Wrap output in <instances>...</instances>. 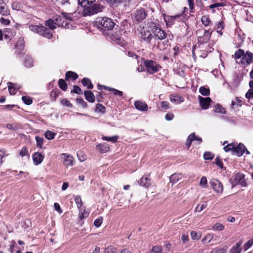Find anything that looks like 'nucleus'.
Segmentation results:
<instances>
[{
	"instance_id": "60",
	"label": "nucleus",
	"mask_w": 253,
	"mask_h": 253,
	"mask_svg": "<svg viewBox=\"0 0 253 253\" xmlns=\"http://www.w3.org/2000/svg\"><path fill=\"white\" fill-rule=\"evenodd\" d=\"M61 103L65 106L67 107H71L72 106V104L70 103V101L67 99H63L61 100Z\"/></svg>"
},
{
	"instance_id": "41",
	"label": "nucleus",
	"mask_w": 253,
	"mask_h": 253,
	"mask_svg": "<svg viewBox=\"0 0 253 253\" xmlns=\"http://www.w3.org/2000/svg\"><path fill=\"white\" fill-rule=\"evenodd\" d=\"M234 144L233 143H230L225 146L224 147L223 149L225 152H229L231 151L232 152L233 154H234Z\"/></svg>"
},
{
	"instance_id": "28",
	"label": "nucleus",
	"mask_w": 253,
	"mask_h": 253,
	"mask_svg": "<svg viewBox=\"0 0 253 253\" xmlns=\"http://www.w3.org/2000/svg\"><path fill=\"white\" fill-rule=\"evenodd\" d=\"M227 249V247L226 246H224L223 247H217L213 249L211 253H225Z\"/></svg>"
},
{
	"instance_id": "6",
	"label": "nucleus",
	"mask_w": 253,
	"mask_h": 253,
	"mask_svg": "<svg viewBox=\"0 0 253 253\" xmlns=\"http://www.w3.org/2000/svg\"><path fill=\"white\" fill-rule=\"evenodd\" d=\"M232 187H234L235 185L240 184L243 187H246L247 183L245 179V176L242 173H237L235 175L234 179L232 182Z\"/></svg>"
},
{
	"instance_id": "46",
	"label": "nucleus",
	"mask_w": 253,
	"mask_h": 253,
	"mask_svg": "<svg viewBox=\"0 0 253 253\" xmlns=\"http://www.w3.org/2000/svg\"><path fill=\"white\" fill-rule=\"evenodd\" d=\"M22 100L24 103L26 105H30L32 103V100L30 97L23 96L22 97Z\"/></svg>"
},
{
	"instance_id": "2",
	"label": "nucleus",
	"mask_w": 253,
	"mask_h": 253,
	"mask_svg": "<svg viewBox=\"0 0 253 253\" xmlns=\"http://www.w3.org/2000/svg\"><path fill=\"white\" fill-rule=\"evenodd\" d=\"M83 15L84 16H91L102 12L104 6L99 2H91L85 6L83 7Z\"/></svg>"
},
{
	"instance_id": "53",
	"label": "nucleus",
	"mask_w": 253,
	"mask_h": 253,
	"mask_svg": "<svg viewBox=\"0 0 253 253\" xmlns=\"http://www.w3.org/2000/svg\"><path fill=\"white\" fill-rule=\"evenodd\" d=\"M224 5H225L224 3H222V2L216 3L211 4L209 6V8L211 9H213L214 8H217L218 7H221V6H223Z\"/></svg>"
},
{
	"instance_id": "29",
	"label": "nucleus",
	"mask_w": 253,
	"mask_h": 253,
	"mask_svg": "<svg viewBox=\"0 0 253 253\" xmlns=\"http://www.w3.org/2000/svg\"><path fill=\"white\" fill-rule=\"evenodd\" d=\"M45 25L49 27L50 29L53 30L56 28V25L53 19H49L45 22Z\"/></svg>"
},
{
	"instance_id": "56",
	"label": "nucleus",
	"mask_w": 253,
	"mask_h": 253,
	"mask_svg": "<svg viewBox=\"0 0 253 253\" xmlns=\"http://www.w3.org/2000/svg\"><path fill=\"white\" fill-rule=\"evenodd\" d=\"M0 22L4 25H8L10 23L9 19L4 18L3 17L0 18Z\"/></svg>"
},
{
	"instance_id": "22",
	"label": "nucleus",
	"mask_w": 253,
	"mask_h": 253,
	"mask_svg": "<svg viewBox=\"0 0 253 253\" xmlns=\"http://www.w3.org/2000/svg\"><path fill=\"white\" fill-rule=\"evenodd\" d=\"M140 184L146 188L148 187L151 184L150 179L147 176H144L140 179Z\"/></svg>"
},
{
	"instance_id": "21",
	"label": "nucleus",
	"mask_w": 253,
	"mask_h": 253,
	"mask_svg": "<svg viewBox=\"0 0 253 253\" xmlns=\"http://www.w3.org/2000/svg\"><path fill=\"white\" fill-rule=\"evenodd\" d=\"M183 177L181 173H174L169 177V180L172 184L176 183Z\"/></svg>"
},
{
	"instance_id": "31",
	"label": "nucleus",
	"mask_w": 253,
	"mask_h": 253,
	"mask_svg": "<svg viewBox=\"0 0 253 253\" xmlns=\"http://www.w3.org/2000/svg\"><path fill=\"white\" fill-rule=\"evenodd\" d=\"M118 139V136L117 135L112 136L111 137L103 136L102 137V140L107 141H110L113 143L116 142L117 141Z\"/></svg>"
},
{
	"instance_id": "47",
	"label": "nucleus",
	"mask_w": 253,
	"mask_h": 253,
	"mask_svg": "<svg viewBox=\"0 0 253 253\" xmlns=\"http://www.w3.org/2000/svg\"><path fill=\"white\" fill-rule=\"evenodd\" d=\"M213 155L211 152H205L204 155V158L206 160H211L213 158Z\"/></svg>"
},
{
	"instance_id": "44",
	"label": "nucleus",
	"mask_w": 253,
	"mask_h": 253,
	"mask_svg": "<svg viewBox=\"0 0 253 253\" xmlns=\"http://www.w3.org/2000/svg\"><path fill=\"white\" fill-rule=\"evenodd\" d=\"M244 54V51L242 49H239L235 52L234 54L235 58L236 59L242 58Z\"/></svg>"
},
{
	"instance_id": "10",
	"label": "nucleus",
	"mask_w": 253,
	"mask_h": 253,
	"mask_svg": "<svg viewBox=\"0 0 253 253\" xmlns=\"http://www.w3.org/2000/svg\"><path fill=\"white\" fill-rule=\"evenodd\" d=\"M61 156L64 165L66 167L73 165V157L71 155L63 153Z\"/></svg>"
},
{
	"instance_id": "35",
	"label": "nucleus",
	"mask_w": 253,
	"mask_h": 253,
	"mask_svg": "<svg viewBox=\"0 0 253 253\" xmlns=\"http://www.w3.org/2000/svg\"><path fill=\"white\" fill-rule=\"evenodd\" d=\"M199 92L202 95L207 96L210 94V89L203 86L200 87Z\"/></svg>"
},
{
	"instance_id": "16",
	"label": "nucleus",
	"mask_w": 253,
	"mask_h": 253,
	"mask_svg": "<svg viewBox=\"0 0 253 253\" xmlns=\"http://www.w3.org/2000/svg\"><path fill=\"white\" fill-rule=\"evenodd\" d=\"M243 244L242 240L239 241L233 246L229 251V253H241L242 251L241 246Z\"/></svg>"
},
{
	"instance_id": "26",
	"label": "nucleus",
	"mask_w": 253,
	"mask_h": 253,
	"mask_svg": "<svg viewBox=\"0 0 253 253\" xmlns=\"http://www.w3.org/2000/svg\"><path fill=\"white\" fill-rule=\"evenodd\" d=\"M29 27L31 31L40 34V32L42 30V28H43V26L30 25Z\"/></svg>"
},
{
	"instance_id": "33",
	"label": "nucleus",
	"mask_w": 253,
	"mask_h": 253,
	"mask_svg": "<svg viewBox=\"0 0 253 253\" xmlns=\"http://www.w3.org/2000/svg\"><path fill=\"white\" fill-rule=\"evenodd\" d=\"M213 238L212 234H209L206 235L202 240L203 244H208L210 243Z\"/></svg>"
},
{
	"instance_id": "45",
	"label": "nucleus",
	"mask_w": 253,
	"mask_h": 253,
	"mask_svg": "<svg viewBox=\"0 0 253 253\" xmlns=\"http://www.w3.org/2000/svg\"><path fill=\"white\" fill-rule=\"evenodd\" d=\"M181 97L178 96H174L173 95H171L170 97V100L171 102L174 103H181L182 100H181Z\"/></svg>"
},
{
	"instance_id": "57",
	"label": "nucleus",
	"mask_w": 253,
	"mask_h": 253,
	"mask_svg": "<svg viewBox=\"0 0 253 253\" xmlns=\"http://www.w3.org/2000/svg\"><path fill=\"white\" fill-rule=\"evenodd\" d=\"M215 112L220 113H224L225 111L224 109L219 104H217L215 107V109L214 110Z\"/></svg>"
},
{
	"instance_id": "34",
	"label": "nucleus",
	"mask_w": 253,
	"mask_h": 253,
	"mask_svg": "<svg viewBox=\"0 0 253 253\" xmlns=\"http://www.w3.org/2000/svg\"><path fill=\"white\" fill-rule=\"evenodd\" d=\"M56 134V133L52 132L50 130H47L45 132L44 136L46 139L51 140L54 138Z\"/></svg>"
},
{
	"instance_id": "39",
	"label": "nucleus",
	"mask_w": 253,
	"mask_h": 253,
	"mask_svg": "<svg viewBox=\"0 0 253 253\" xmlns=\"http://www.w3.org/2000/svg\"><path fill=\"white\" fill-rule=\"evenodd\" d=\"M207 206V203L206 202H203V203L200 205H198L196 206L195 208V211L196 212H200L205 209Z\"/></svg>"
},
{
	"instance_id": "55",
	"label": "nucleus",
	"mask_w": 253,
	"mask_h": 253,
	"mask_svg": "<svg viewBox=\"0 0 253 253\" xmlns=\"http://www.w3.org/2000/svg\"><path fill=\"white\" fill-rule=\"evenodd\" d=\"M75 202L77 205L78 208H80L82 205V202L81 197H76L75 199Z\"/></svg>"
},
{
	"instance_id": "59",
	"label": "nucleus",
	"mask_w": 253,
	"mask_h": 253,
	"mask_svg": "<svg viewBox=\"0 0 253 253\" xmlns=\"http://www.w3.org/2000/svg\"><path fill=\"white\" fill-rule=\"evenodd\" d=\"M5 127L10 130H16L18 128V126L17 125H12L10 124H7L5 125Z\"/></svg>"
},
{
	"instance_id": "52",
	"label": "nucleus",
	"mask_w": 253,
	"mask_h": 253,
	"mask_svg": "<svg viewBox=\"0 0 253 253\" xmlns=\"http://www.w3.org/2000/svg\"><path fill=\"white\" fill-rule=\"evenodd\" d=\"M253 245V238L249 240L244 245V248L245 251L249 249Z\"/></svg>"
},
{
	"instance_id": "54",
	"label": "nucleus",
	"mask_w": 253,
	"mask_h": 253,
	"mask_svg": "<svg viewBox=\"0 0 253 253\" xmlns=\"http://www.w3.org/2000/svg\"><path fill=\"white\" fill-rule=\"evenodd\" d=\"M162 251V248L160 247L155 246L152 249L151 253H161Z\"/></svg>"
},
{
	"instance_id": "11",
	"label": "nucleus",
	"mask_w": 253,
	"mask_h": 253,
	"mask_svg": "<svg viewBox=\"0 0 253 253\" xmlns=\"http://www.w3.org/2000/svg\"><path fill=\"white\" fill-rule=\"evenodd\" d=\"M245 150H246V148L245 145L242 143H240L236 146L234 145V155H236L239 157L241 156L245 153Z\"/></svg>"
},
{
	"instance_id": "12",
	"label": "nucleus",
	"mask_w": 253,
	"mask_h": 253,
	"mask_svg": "<svg viewBox=\"0 0 253 253\" xmlns=\"http://www.w3.org/2000/svg\"><path fill=\"white\" fill-rule=\"evenodd\" d=\"M211 34V32L209 30H205L203 36L198 37V42L204 43L208 42Z\"/></svg>"
},
{
	"instance_id": "13",
	"label": "nucleus",
	"mask_w": 253,
	"mask_h": 253,
	"mask_svg": "<svg viewBox=\"0 0 253 253\" xmlns=\"http://www.w3.org/2000/svg\"><path fill=\"white\" fill-rule=\"evenodd\" d=\"M194 140H197L200 143L202 142V140L201 138L196 136L194 133L190 134L188 137L186 142V145L188 149L190 147L192 141Z\"/></svg>"
},
{
	"instance_id": "32",
	"label": "nucleus",
	"mask_w": 253,
	"mask_h": 253,
	"mask_svg": "<svg viewBox=\"0 0 253 253\" xmlns=\"http://www.w3.org/2000/svg\"><path fill=\"white\" fill-rule=\"evenodd\" d=\"M78 77V75L73 72L68 71L66 73V79L68 80L70 78H72L73 80H76Z\"/></svg>"
},
{
	"instance_id": "36",
	"label": "nucleus",
	"mask_w": 253,
	"mask_h": 253,
	"mask_svg": "<svg viewBox=\"0 0 253 253\" xmlns=\"http://www.w3.org/2000/svg\"><path fill=\"white\" fill-rule=\"evenodd\" d=\"M199 185L203 188H206L208 187L207 179L205 176L201 177L199 182Z\"/></svg>"
},
{
	"instance_id": "4",
	"label": "nucleus",
	"mask_w": 253,
	"mask_h": 253,
	"mask_svg": "<svg viewBox=\"0 0 253 253\" xmlns=\"http://www.w3.org/2000/svg\"><path fill=\"white\" fill-rule=\"evenodd\" d=\"M144 65L147 71L150 74H153L158 72L161 68L159 64L152 60L145 61Z\"/></svg>"
},
{
	"instance_id": "8",
	"label": "nucleus",
	"mask_w": 253,
	"mask_h": 253,
	"mask_svg": "<svg viewBox=\"0 0 253 253\" xmlns=\"http://www.w3.org/2000/svg\"><path fill=\"white\" fill-rule=\"evenodd\" d=\"M253 54L250 51H247L243 56L241 63L245 67L248 66L253 61Z\"/></svg>"
},
{
	"instance_id": "27",
	"label": "nucleus",
	"mask_w": 253,
	"mask_h": 253,
	"mask_svg": "<svg viewBox=\"0 0 253 253\" xmlns=\"http://www.w3.org/2000/svg\"><path fill=\"white\" fill-rule=\"evenodd\" d=\"M82 83L84 86H86L88 89H92L93 87L91 81L87 78H84L82 81Z\"/></svg>"
},
{
	"instance_id": "49",
	"label": "nucleus",
	"mask_w": 253,
	"mask_h": 253,
	"mask_svg": "<svg viewBox=\"0 0 253 253\" xmlns=\"http://www.w3.org/2000/svg\"><path fill=\"white\" fill-rule=\"evenodd\" d=\"M103 221V217H99V218L96 219L94 221V225L96 227H99L101 226Z\"/></svg>"
},
{
	"instance_id": "61",
	"label": "nucleus",
	"mask_w": 253,
	"mask_h": 253,
	"mask_svg": "<svg viewBox=\"0 0 253 253\" xmlns=\"http://www.w3.org/2000/svg\"><path fill=\"white\" fill-rule=\"evenodd\" d=\"M246 97L248 99H250L253 98V89H249L247 92L246 93L245 95Z\"/></svg>"
},
{
	"instance_id": "15",
	"label": "nucleus",
	"mask_w": 253,
	"mask_h": 253,
	"mask_svg": "<svg viewBox=\"0 0 253 253\" xmlns=\"http://www.w3.org/2000/svg\"><path fill=\"white\" fill-rule=\"evenodd\" d=\"M44 159V156L40 152H35L33 155V160L34 164L38 165L40 164Z\"/></svg>"
},
{
	"instance_id": "58",
	"label": "nucleus",
	"mask_w": 253,
	"mask_h": 253,
	"mask_svg": "<svg viewBox=\"0 0 253 253\" xmlns=\"http://www.w3.org/2000/svg\"><path fill=\"white\" fill-rule=\"evenodd\" d=\"M110 89V91H112L113 94L116 95H118L119 96H122L123 95V92L121 91H120L118 89L111 88Z\"/></svg>"
},
{
	"instance_id": "62",
	"label": "nucleus",
	"mask_w": 253,
	"mask_h": 253,
	"mask_svg": "<svg viewBox=\"0 0 253 253\" xmlns=\"http://www.w3.org/2000/svg\"><path fill=\"white\" fill-rule=\"evenodd\" d=\"M54 208L55 210L59 213H61L62 212V210H61L59 204L57 203H55L54 204Z\"/></svg>"
},
{
	"instance_id": "19",
	"label": "nucleus",
	"mask_w": 253,
	"mask_h": 253,
	"mask_svg": "<svg viewBox=\"0 0 253 253\" xmlns=\"http://www.w3.org/2000/svg\"><path fill=\"white\" fill-rule=\"evenodd\" d=\"M96 148L102 153H106L110 150L109 146L106 143L99 144L96 146Z\"/></svg>"
},
{
	"instance_id": "9",
	"label": "nucleus",
	"mask_w": 253,
	"mask_h": 253,
	"mask_svg": "<svg viewBox=\"0 0 253 253\" xmlns=\"http://www.w3.org/2000/svg\"><path fill=\"white\" fill-rule=\"evenodd\" d=\"M199 102L200 104V106L203 109L206 110L207 109L209 105L211 102V99L210 97H203L201 96H199L198 97Z\"/></svg>"
},
{
	"instance_id": "14",
	"label": "nucleus",
	"mask_w": 253,
	"mask_h": 253,
	"mask_svg": "<svg viewBox=\"0 0 253 253\" xmlns=\"http://www.w3.org/2000/svg\"><path fill=\"white\" fill-rule=\"evenodd\" d=\"M141 38L142 40L146 41L147 42H150L153 38V36L149 30L144 29L141 32Z\"/></svg>"
},
{
	"instance_id": "7",
	"label": "nucleus",
	"mask_w": 253,
	"mask_h": 253,
	"mask_svg": "<svg viewBox=\"0 0 253 253\" xmlns=\"http://www.w3.org/2000/svg\"><path fill=\"white\" fill-rule=\"evenodd\" d=\"M152 32L154 35L160 40H164L166 38L167 34L166 32L160 27H157L155 25L153 27Z\"/></svg>"
},
{
	"instance_id": "40",
	"label": "nucleus",
	"mask_w": 253,
	"mask_h": 253,
	"mask_svg": "<svg viewBox=\"0 0 253 253\" xmlns=\"http://www.w3.org/2000/svg\"><path fill=\"white\" fill-rule=\"evenodd\" d=\"M202 23L206 26H208L211 23L210 19L207 16L204 15L201 18Z\"/></svg>"
},
{
	"instance_id": "24",
	"label": "nucleus",
	"mask_w": 253,
	"mask_h": 253,
	"mask_svg": "<svg viewBox=\"0 0 253 253\" xmlns=\"http://www.w3.org/2000/svg\"><path fill=\"white\" fill-rule=\"evenodd\" d=\"M41 31H42L40 33V35H41L47 39H50L52 37V35L49 30L44 26H43V28H42V30Z\"/></svg>"
},
{
	"instance_id": "48",
	"label": "nucleus",
	"mask_w": 253,
	"mask_h": 253,
	"mask_svg": "<svg viewBox=\"0 0 253 253\" xmlns=\"http://www.w3.org/2000/svg\"><path fill=\"white\" fill-rule=\"evenodd\" d=\"M36 140L37 142V146L41 148L43 144V138L39 136H36Z\"/></svg>"
},
{
	"instance_id": "63",
	"label": "nucleus",
	"mask_w": 253,
	"mask_h": 253,
	"mask_svg": "<svg viewBox=\"0 0 253 253\" xmlns=\"http://www.w3.org/2000/svg\"><path fill=\"white\" fill-rule=\"evenodd\" d=\"M72 92H74L75 93L79 94L82 93L81 89L80 88V87H79L77 85H74V86L73 90Z\"/></svg>"
},
{
	"instance_id": "30",
	"label": "nucleus",
	"mask_w": 253,
	"mask_h": 253,
	"mask_svg": "<svg viewBox=\"0 0 253 253\" xmlns=\"http://www.w3.org/2000/svg\"><path fill=\"white\" fill-rule=\"evenodd\" d=\"M7 85L10 94H15L18 88L15 87L14 84L10 82L7 83Z\"/></svg>"
},
{
	"instance_id": "38",
	"label": "nucleus",
	"mask_w": 253,
	"mask_h": 253,
	"mask_svg": "<svg viewBox=\"0 0 253 253\" xmlns=\"http://www.w3.org/2000/svg\"><path fill=\"white\" fill-rule=\"evenodd\" d=\"M25 66L27 67H31L33 66V61L32 59L29 56H26L25 61Z\"/></svg>"
},
{
	"instance_id": "17",
	"label": "nucleus",
	"mask_w": 253,
	"mask_h": 253,
	"mask_svg": "<svg viewBox=\"0 0 253 253\" xmlns=\"http://www.w3.org/2000/svg\"><path fill=\"white\" fill-rule=\"evenodd\" d=\"M135 108L141 111H146L148 109V106L146 103L140 101H136L134 103Z\"/></svg>"
},
{
	"instance_id": "43",
	"label": "nucleus",
	"mask_w": 253,
	"mask_h": 253,
	"mask_svg": "<svg viewBox=\"0 0 253 253\" xmlns=\"http://www.w3.org/2000/svg\"><path fill=\"white\" fill-rule=\"evenodd\" d=\"M59 87L63 90H65L67 88V84L63 79H60L58 81Z\"/></svg>"
},
{
	"instance_id": "23",
	"label": "nucleus",
	"mask_w": 253,
	"mask_h": 253,
	"mask_svg": "<svg viewBox=\"0 0 253 253\" xmlns=\"http://www.w3.org/2000/svg\"><path fill=\"white\" fill-rule=\"evenodd\" d=\"M84 95L85 99L88 102L93 103L95 101V96L91 91H85Z\"/></svg>"
},
{
	"instance_id": "50",
	"label": "nucleus",
	"mask_w": 253,
	"mask_h": 253,
	"mask_svg": "<svg viewBox=\"0 0 253 253\" xmlns=\"http://www.w3.org/2000/svg\"><path fill=\"white\" fill-rule=\"evenodd\" d=\"M105 108L101 104H97L96 105L95 111L98 112L104 113Z\"/></svg>"
},
{
	"instance_id": "64",
	"label": "nucleus",
	"mask_w": 253,
	"mask_h": 253,
	"mask_svg": "<svg viewBox=\"0 0 253 253\" xmlns=\"http://www.w3.org/2000/svg\"><path fill=\"white\" fill-rule=\"evenodd\" d=\"M27 153V149L26 147H23L20 151V155L22 157H24L26 155Z\"/></svg>"
},
{
	"instance_id": "51",
	"label": "nucleus",
	"mask_w": 253,
	"mask_h": 253,
	"mask_svg": "<svg viewBox=\"0 0 253 253\" xmlns=\"http://www.w3.org/2000/svg\"><path fill=\"white\" fill-rule=\"evenodd\" d=\"M116 251V249L112 246H109L105 250L104 253H114Z\"/></svg>"
},
{
	"instance_id": "42",
	"label": "nucleus",
	"mask_w": 253,
	"mask_h": 253,
	"mask_svg": "<svg viewBox=\"0 0 253 253\" xmlns=\"http://www.w3.org/2000/svg\"><path fill=\"white\" fill-rule=\"evenodd\" d=\"M96 0H78L79 3L83 7L85 6L91 2H95Z\"/></svg>"
},
{
	"instance_id": "25",
	"label": "nucleus",
	"mask_w": 253,
	"mask_h": 253,
	"mask_svg": "<svg viewBox=\"0 0 253 253\" xmlns=\"http://www.w3.org/2000/svg\"><path fill=\"white\" fill-rule=\"evenodd\" d=\"M2 33L3 36L6 40L11 39L12 37L13 36L12 30L10 29L5 28L4 29L3 32Z\"/></svg>"
},
{
	"instance_id": "3",
	"label": "nucleus",
	"mask_w": 253,
	"mask_h": 253,
	"mask_svg": "<svg viewBox=\"0 0 253 253\" xmlns=\"http://www.w3.org/2000/svg\"><path fill=\"white\" fill-rule=\"evenodd\" d=\"M63 17L60 15H56L53 17V19L56 25L59 27H62L65 28H69V24L67 21V20H72V15L71 14L62 12Z\"/></svg>"
},
{
	"instance_id": "37",
	"label": "nucleus",
	"mask_w": 253,
	"mask_h": 253,
	"mask_svg": "<svg viewBox=\"0 0 253 253\" xmlns=\"http://www.w3.org/2000/svg\"><path fill=\"white\" fill-rule=\"evenodd\" d=\"M224 228V225L220 223H216L212 227V229L216 231H222Z\"/></svg>"
},
{
	"instance_id": "20",
	"label": "nucleus",
	"mask_w": 253,
	"mask_h": 253,
	"mask_svg": "<svg viewBox=\"0 0 253 253\" xmlns=\"http://www.w3.org/2000/svg\"><path fill=\"white\" fill-rule=\"evenodd\" d=\"M9 14L10 11L6 4L3 2L0 5V14L2 16H7Z\"/></svg>"
},
{
	"instance_id": "18",
	"label": "nucleus",
	"mask_w": 253,
	"mask_h": 253,
	"mask_svg": "<svg viewBox=\"0 0 253 253\" xmlns=\"http://www.w3.org/2000/svg\"><path fill=\"white\" fill-rule=\"evenodd\" d=\"M146 16V14L144 9H139L136 10L135 12V17L138 21H141L144 19Z\"/></svg>"
},
{
	"instance_id": "1",
	"label": "nucleus",
	"mask_w": 253,
	"mask_h": 253,
	"mask_svg": "<svg viewBox=\"0 0 253 253\" xmlns=\"http://www.w3.org/2000/svg\"><path fill=\"white\" fill-rule=\"evenodd\" d=\"M96 25L98 29L103 35L109 37L112 41L116 43L122 44L121 42V38L119 35H116L113 34V28L115 23L110 18L108 17L99 18L96 21Z\"/></svg>"
},
{
	"instance_id": "5",
	"label": "nucleus",
	"mask_w": 253,
	"mask_h": 253,
	"mask_svg": "<svg viewBox=\"0 0 253 253\" xmlns=\"http://www.w3.org/2000/svg\"><path fill=\"white\" fill-rule=\"evenodd\" d=\"M210 183L211 188L215 193L218 194L222 193L223 191V186L222 183L216 178H212Z\"/></svg>"
}]
</instances>
